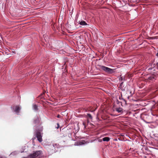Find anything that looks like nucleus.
I'll return each instance as SVG.
<instances>
[{"label": "nucleus", "instance_id": "obj_23", "mask_svg": "<svg viewBox=\"0 0 158 158\" xmlns=\"http://www.w3.org/2000/svg\"><path fill=\"white\" fill-rule=\"evenodd\" d=\"M61 115H60L59 114H58L57 116V117L58 118H60V117H61Z\"/></svg>", "mask_w": 158, "mask_h": 158}, {"label": "nucleus", "instance_id": "obj_22", "mask_svg": "<svg viewBox=\"0 0 158 158\" xmlns=\"http://www.w3.org/2000/svg\"><path fill=\"white\" fill-rule=\"evenodd\" d=\"M123 102L125 104H126V101L124 99L123 100Z\"/></svg>", "mask_w": 158, "mask_h": 158}, {"label": "nucleus", "instance_id": "obj_5", "mask_svg": "<svg viewBox=\"0 0 158 158\" xmlns=\"http://www.w3.org/2000/svg\"><path fill=\"white\" fill-rule=\"evenodd\" d=\"M85 141L82 140L81 141H79L75 143L74 145L76 146H80L84 145L85 144Z\"/></svg>", "mask_w": 158, "mask_h": 158}, {"label": "nucleus", "instance_id": "obj_24", "mask_svg": "<svg viewBox=\"0 0 158 158\" xmlns=\"http://www.w3.org/2000/svg\"><path fill=\"white\" fill-rule=\"evenodd\" d=\"M102 139H99V140H98V141H99V142H102Z\"/></svg>", "mask_w": 158, "mask_h": 158}, {"label": "nucleus", "instance_id": "obj_10", "mask_svg": "<svg viewBox=\"0 0 158 158\" xmlns=\"http://www.w3.org/2000/svg\"><path fill=\"white\" fill-rule=\"evenodd\" d=\"M39 118L37 116H36L35 119L34 120V123L35 124H38L39 123Z\"/></svg>", "mask_w": 158, "mask_h": 158}, {"label": "nucleus", "instance_id": "obj_27", "mask_svg": "<svg viewBox=\"0 0 158 158\" xmlns=\"http://www.w3.org/2000/svg\"><path fill=\"white\" fill-rule=\"evenodd\" d=\"M156 56L158 57V53H157L156 54Z\"/></svg>", "mask_w": 158, "mask_h": 158}, {"label": "nucleus", "instance_id": "obj_11", "mask_svg": "<svg viewBox=\"0 0 158 158\" xmlns=\"http://www.w3.org/2000/svg\"><path fill=\"white\" fill-rule=\"evenodd\" d=\"M110 138L109 137H104L103 138H102V140L103 141L108 142L110 140Z\"/></svg>", "mask_w": 158, "mask_h": 158}, {"label": "nucleus", "instance_id": "obj_25", "mask_svg": "<svg viewBox=\"0 0 158 158\" xmlns=\"http://www.w3.org/2000/svg\"><path fill=\"white\" fill-rule=\"evenodd\" d=\"M123 77H120V78H119V80H121V81L122 80H123Z\"/></svg>", "mask_w": 158, "mask_h": 158}, {"label": "nucleus", "instance_id": "obj_2", "mask_svg": "<svg viewBox=\"0 0 158 158\" xmlns=\"http://www.w3.org/2000/svg\"><path fill=\"white\" fill-rule=\"evenodd\" d=\"M41 151H37L29 155L27 158H35L40 155L41 153Z\"/></svg>", "mask_w": 158, "mask_h": 158}, {"label": "nucleus", "instance_id": "obj_16", "mask_svg": "<svg viewBox=\"0 0 158 158\" xmlns=\"http://www.w3.org/2000/svg\"><path fill=\"white\" fill-rule=\"evenodd\" d=\"M57 144H53L52 145V146H51V147H52L53 148H55V147H57Z\"/></svg>", "mask_w": 158, "mask_h": 158}, {"label": "nucleus", "instance_id": "obj_6", "mask_svg": "<svg viewBox=\"0 0 158 158\" xmlns=\"http://www.w3.org/2000/svg\"><path fill=\"white\" fill-rule=\"evenodd\" d=\"M86 117L88 119V123H89V120H90L91 121H92L93 120V117L89 113H87V115H86Z\"/></svg>", "mask_w": 158, "mask_h": 158}, {"label": "nucleus", "instance_id": "obj_21", "mask_svg": "<svg viewBox=\"0 0 158 158\" xmlns=\"http://www.w3.org/2000/svg\"><path fill=\"white\" fill-rule=\"evenodd\" d=\"M59 124L58 123H57V127H56V129H58L59 128Z\"/></svg>", "mask_w": 158, "mask_h": 158}, {"label": "nucleus", "instance_id": "obj_30", "mask_svg": "<svg viewBox=\"0 0 158 158\" xmlns=\"http://www.w3.org/2000/svg\"><path fill=\"white\" fill-rule=\"evenodd\" d=\"M13 53H15V51H13Z\"/></svg>", "mask_w": 158, "mask_h": 158}, {"label": "nucleus", "instance_id": "obj_18", "mask_svg": "<svg viewBox=\"0 0 158 158\" xmlns=\"http://www.w3.org/2000/svg\"><path fill=\"white\" fill-rule=\"evenodd\" d=\"M119 98L120 100H123L124 99V98H123L122 97V95H121V96H119Z\"/></svg>", "mask_w": 158, "mask_h": 158}, {"label": "nucleus", "instance_id": "obj_20", "mask_svg": "<svg viewBox=\"0 0 158 158\" xmlns=\"http://www.w3.org/2000/svg\"><path fill=\"white\" fill-rule=\"evenodd\" d=\"M154 78L153 77H150L149 78V79L150 80H152Z\"/></svg>", "mask_w": 158, "mask_h": 158}, {"label": "nucleus", "instance_id": "obj_4", "mask_svg": "<svg viewBox=\"0 0 158 158\" xmlns=\"http://www.w3.org/2000/svg\"><path fill=\"white\" fill-rule=\"evenodd\" d=\"M12 108L14 112H15L16 114H18L19 111L20 110L21 108L19 106H13Z\"/></svg>", "mask_w": 158, "mask_h": 158}, {"label": "nucleus", "instance_id": "obj_17", "mask_svg": "<svg viewBox=\"0 0 158 158\" xmlns=\"http://www.w3.org/2000/svg\"><path fill=\"white\" fill-rule=\"evenodd\" d=\"M17 153V152H12V153H11L10 154V155H15Z\"/></svg>", "mask_w": 158, "mask_h": 158}, {"label": "nucleus", "instance_id": "obj_19", "mask_svg": "<svg viewBox=\"0 0 158 158\" xmlns=\"http://www.w3.org/2000/svg\"><path fill=\"white\" fill-rule=\"evenodd\" d=\"M83 122L82 124H83V125L84 126V128H85L86 126L85 125V122Z\"/></svg>", "mask_w": 158, "mask_h": 158}, {"label": "nucleus", "instance_id": "obj_3", "mask_svg": "<svg viewBox=\"0 0 158 158\" xmlns=\"http://www.w3.org/2000/svg\"><path fill=\"white\" fill-rule=\"evenodd\" d=\"M35 135L36 137L37 138V139L40 142H41L42 141V135L41 133L37 131L35 132Z\"/></svg>", "mask_w": 158, "mask_h": 158}, {"label": "nucleus", "instance_id": "obj_8", "mask_svg": "<svg viewBox=\"0 0 158 158\" xmlns=\"http://www.w3.org/2000/svg\"><path fill=\"white\" fill-rule=\"evenodd\" d=\"M33 110L35 111H37L39 109L38 106L36 104H33L32 106Z\"/></svg>", "mask_w": 158, "mask_h": 158}, {"label": "nucleus", "instance_id": "obj_32", "mask_svg": "<svg viewBox=\"0 0 158 158\" xmlns=\"http://www.w3.org/2000/svg\"><path fill=\"white\" fill-rule=\"evenodd\" d=\"M146 123H149V122H146Z\"/></svg>", "mask_w": 158, "mask_h": 158}, {"label": "nucleus", "instance_id": "obj_15", "mask_svg": "<svg viewBox=\"0 0 158 158\" xmlns=\"http://www.w3.org/2000/svg\"><path fill=\"white\" fill-rule=\"evenodd\" d=\"M117 103L118 104H121L122 106V102L119 101L118 100L117 101Z\"/></svg>", "mask_w": 158, "mask_h": 158}, {"label": "nucleus", "instance_id": "obj_29", "mask_svg": "<svg viewBox=\"0 0 158 158\" xmlns=\"http://www.w3.org/2000/svg\"><path fill=\"white\" fill-rule=\"evenodd\" d=\"M114 140L115 141H117V139H114Z\"/></svg>", "mask_w": 158, "mask_h": 158}, {"label": "nucleus", "instance_id": "obj_31", "mask_svg": "<svg viewBox=\"0 0 158 158\" xmlns=\"http://www.w3.org/2000/svg\"><path fill=\"white\" fill-rule=\"evenodd\" d=\"M145 158H147L146 157V156H145Z\"/></svg>", "mask_w": 158, "mask_h": 158}, {"label": "nucleus", "instance_id": "obj_26", "mask_svg": "<svg viewBox=\"0 0 158 158\" xmlns=\"http://www.w3.org/2000/svg\"><path fill=\"white\" fill-rule=\"evenodd\" d=\"M130 93L131 94V95H130V96H132V93H131V91H130Z\"/></svg>", "mask_w": 158, "mask_h": 158}, {"label": "nucleus", "instance_id": "obj_12", "mask_svg": "<svg viewBox=\"0 0 158 158\" xmlns=\"http://www.w3.org/2000/svg\"><path fill=\"white\" fill-rule=\"evenodd\" d=\"M79 24L81 25H83V26H85V25H87V23H86V22L85 21H81L80 22H79Z\"/></svg>", "mask_w": 158, "mask_h": 158}, {"label": "nucleus", "instance_id": "obj_1", "mask_svg": "<svg viewBox=\"0 0 158 158\" xmlns=\"http://www.w3.org/2000/svg\"><path fill=\"white\" fill-rule=\"evenodd\" d=\"M99 66L101 69L105 71L109 74H112L115 72L114 69H111L103 65H99Z\"/></svg>", "mask_w": 158, "mask_h": 158}, {"label": "nucleus", "instance_id": "obj_9", "mask_svg": "<svg viewBox=\"0 0 158 158\" xmlns=\"http://www.w3.org/2000/svg\"><path fill=\"white\" fill-rule=\"evenodd\" d=\"M119 88H120L123 91H124L125 90L123 85V82H122L120 83Z\"/></svg>", "mask_w": 158, "mask_h": 158}, {"label": "nucleus", "instance_id": "obj_7", "mask_svg": "<svg viewBox=\"0 0 158 158\" xmlns=\"http://www.w3.org/2000/svg\"><path fill=\"white\" fill-rule=\"evenodd\" d=\"M115 109V110L118 113L122 114L123 112V109L121 107L116 108Z\"/></svg>", "mask_w": 158, "mask_h": 158}, {"label": "nucleus", "instance_id": "obj_28", "mask_svg": "<svg viewBox=\"0 0 158 158\" xmlns=\"http://www.w3.org/2000/svg\"><path fill=\"white\" fill-rule=\"evenodd\" d=\"M0 158H6L5 157H3L2 156H0Z\"/></svg>", "mask_w": 158, "mask_h": 158}, {"label": "nucleus", "instance_id": "obj_14", "mask_svg": "<svg viewBox=\"0 0 158 158\" xmlns=\"http://www.w3.org/2000/svg\"><path fill=\"white\" fill-rule=\"evenodd\" d=\"M140 1V0H131V2H139Z\"/></svg>", "mask_w": 158, "mask_h": 158}, {"label": "nucleus", "instance_id": "obj_13", "mask_svg": "<svg viewBox=\"0 0 158 158\" xmlns=\"http://www.w3.org/2000/svg\"><path fill=\"white\" fill-rule=\"evenodd\" d=\"M158 64V63H157L156 64V65L155 66H153L151 68H149L148 69V70H152V69H153V70L154 71L155 70V69H154V68H157V64Z\"/></svg>", "mask_w": 158, "mask_h": 158}]
</instances>
